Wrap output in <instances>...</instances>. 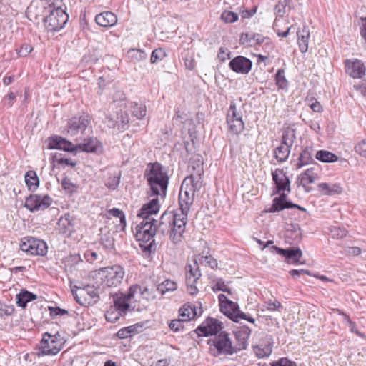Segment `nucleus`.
<instances>
[{"instance_id":"nucleus-1","label":"nucleus","mask_w":366,"mask_h":366,"mask_svg":"<svg viewBox=\"0 0 366 366\" xmlns=\"http://www.w3.org/2000/svg\"><path fill=\"white\" fill-rule=\"evenodd\" d=\"M144 176L151 194L164 199L167 194L169 180L165 168L157 162L149 163L147 166Z\"/></svg>"},{"instance_id":"nucleus-2","label":"nucleus","mask_w":366,"mask_h":366,"mask_svg":"<svg viewBox=\"0 0 366 366\" xmlns=\"http://www.w3.org/2000/svg\"><path fill=\"white\" fill-rule=\"evenodd\" d=\"M187 222L178 212L174 214L164 212L157 224V231L163 235L169 234L170 240L176 244L182 242Z\"/></svg>"},{"instance_id":"nucleus-3","label":"nucleus","mask_w":366,"mask_h":366,"mask_svg":"<svg viewBox=\"0 0 366 366\" xmlns=\"http://www.w3.org/2000/svg\"><path fill=\"white\" fill-rule=\"evenodd\" d=\"M156 292H158L156 288L135 285L130 287L128 294H121L119 297V294L116 293V312L119 314V316H116V321L129 311L130 307L129 301L134 295L139 294L143 299L149 301L156 298Z\"/></svg>"},{"instance_id":"nucleus-4","label":"nucleus","mask_w":366,"mask_h":366,"mask_svg":"<svg viewBox=\"0 0 366 366\" xmlns=\"http://www.w3.org/2000/svg\"><path fill=\"white\" fill-rule=\"evenodd\" d=\"M46 16H44L43 22L47 31H58L61 29L69 19L68 14L60 7H56L51 1H42L41 9Z\"/></svg>"},{"instance_id":"nucleus-5","label":"nucleus","mask_w":366,"mask_h":366,"mask_svg":"<svg viewBox=\"0 0 366 366\" xmlns=\"http://www.w3.org/2000/svg\"><path fill=\"white\" fill-rule=\"evenodd\" d=\"M210 352L214 356L220 355H232L236 353L235 349L229 334L221 332L208 340Z\"/></svg>"},{"instance_id":"nucleus-6","label":"nucleus","mask_w":366,"mask_h":366,"mask_svg":"<svg viewBox=\"0 0 366 366\" xmlns=\"http://www.w3.org/2000/svg\"><path fill=\"white\" fill-rule=\"evenodd\" d=\"M64 342L59 332L54 335L45 332L40 343V353L43 355H55L61 350Z\"/></svg>"},{"instance_id":"nucleus-7","label":"nucleus","mask_w":366,"mask_h":366,"mask_svg":"<svg viewBox=\"0 0 366 366\" xmlns=\"http://www.w3.org/2000/svg\"><path fill=\"white\" fill-rule=\"evenodd\" d=\"M20 249L30 255L44 256L47 253L46 243L41 239L25 237L21 239Z\"/></svg>"},{"instance_id":"nucleus-8","label":"nucleus","mask_w":366,"mask_h":366,"mask_svg":"<svg viewBox=\"0 0 366 366\" xmlns=\"http://www.w3.org/2000/svg\"><path fill=\"white\" fill-rule=\"evenodd\" d=\"M202 276V273L199 270L198 261L194 259L192 264H187L185 267V279L187 285V292L194 295L198 293V289L196 286V283Z\"/></svg>"},{"instance_id":"nucleus-9","label":"nucleus","mask_w":366,"mask_h":366,"mask_svg":"<svg viewBox=\"0 0 366 366\" xmlns=\"http://www.w3.org/2000/svg\"><path fill=\"white\" fill-rule=\"evenodd\" d=\"M92 277L97 285V286H102L111 287L114 285V269L113 267H107L101 268L98 270L92 271L90 273Z\"/></svg>"},{"instance_id":"nucleus-10","label":"nucleus","mask_w":366,"mask_h":366,"mask_svg":"<svg viewBox=\"0 0 366 366\" xmlns=\"http://www.w3.org/2000/svg\"><path fill=\"white\" fill-rule=\"evenodd\" d=\"M202 186L201 173L199 172L197 176L191 174L183 180L179 193L186 195L194 202L195 192L199 191Z\"/></svg>"},{"instance_id":"nucleus-11","label":"nucleus","mask_w":366,"mask_h":366,"mask_svg":"<svg viewBox=\"0 0 366 366\" xmlns=\"http://www.w3.org/2000/svg\"><path fill=\"white\" fill-rule=\"evenodd\" d=\"M120 112H116V128L120 132H124L129 127V117L128 113V104L123 94H119Z\"/></svg>"},{"instance_id":"nucleus-12","label":"nucleus","mask_w":366,"mask_h":366,"mask_svg":"<svg viewBox=\"0 0 366 366\" xmlns=\"http://www.w3.org/2000/svg\"><path fill=\"white\" fill-rule=\"evenodd\" d=\"M51 204V198L48 195H30L26 199L24 207L31 212L44 210Z\"/></svg>"},{"instance_id":"nucleus-13","label":"nucleus","mask_w":366,"mask_h":366,"mask_svg":"<svg viewBox=\"0 0 366 366\" xmlns=\"http://www.w3.org/2000/svg\"><path fill=\"white\" fill-rule=\"evenodd\" d=\"M272 180L275 184V189L273 191V194H277L281 192H287L290 193V181L289 177L281 169H276L272 172Z\"/></svg>"},{"instance_id":"nucleus-14","label":"nucleus","mask_w":366,"mask_h":366,"mask_svg":"<svg viewBox=\"0 0 366 366\" xmlns=\"http://www.w3.org/2000/svg\"><path fill=\"white\" fill-rule=\"evenodd\" d=\"M155 232L153 230L145 231L144 230H136L135 237L137 241L140 242V247L144 251H148L149 252H154L156 250V244L153 237Z\"/></svg>"},{"instance_id":"nucleus-15","label":"nucleus","mask_w":366,"mask_h":366,"mask_svg":"<svg viewBox=\"0 0 366 366\" xmlns=\"http://www.w3.org/2000/svg\"><path fill=\"white\" fill-rule=\"evenodd\" d=\"M221 328V324L217 320L208 318L197 328L196 331L199 336H214L218 335Z\"/></svg>"},{"instance_id":"nucleus-16","label":"nucleus","mask_w":366,"mask_h":366,"mask_svg":"<svg viewBox=\"0 0 366 366\" xmlns=\"http://www.w3.org/2000/svg\"><path fill=\"white\" fill-rule=\"evenodd\" d=\"M229 66L236 73L247 74L252 69V61L245 56H237L230 61Z\"/></svg>"},{"instance_id":"nucleus-17","label":"nucleus","mask_w":366,"mask_h":366,"mask_svg":"<svg viewBox=\"0 0 366 366\" xmlns=\"http://www.w3.org/2000/svg\"><path fill=\"white\" fill-rule=\"evenodd\" d=\"M90 123L88 116L74 117L68 123V132L72 135H76L79 132L83 133Z\"/></svg>"},{"instance_id":"nucleus-18","label":"nucleus","mask_w":366,"mask_h":366,"mask_svg":"<svg viewBox=\"0 0 366 366\" xmlns=\"http://www.w3.org/2000/svg\"><path fill=\"white\" fill-rule=\"evenodd\" d=\"M251 331L252 330L249 327L243 325L237 328L234 332L236 342L233 345L236 352L246 349L248 339L251 335Z\"/></svg>"},{"instance_id":"nucleus-19","label":"nucleus","mask_w":366,"mask_h":366,"mask_svg":"<svg viewBox=\"0 0 366 366\" xmlns=\"http://www.w3.org/2000/svg\"><path fill=\"white\" fill-rule=\"evenodd\" d=\"M345 69L347 74L354 79L362 78L366 70L364 63L358 59L346 60Z\"/></svg>"},{"instance_id":"nucleus-20","label":"nucleus","mask_w":366,"mask_h":366,"mask_svg":"<svg viewBox=\"0 0 366 366\" xmlns=\"http://www.w3.org/2000/svg\"><path fill=\"white\" fill-rule=\"evenodd\" d=\"M71 292L76 302L81 305L86 304V299L82 300L86 294L89 295L91 298H94L98 296L97 290L94 287V286L89 285H87L84 287H75L74 289L71 290Z\"/></svg>"},{"instance_id":"nucleus-21","label":"nucleus","mask_w":366,"mask_h":366,"mask_svg":"<svg viewBox=\"0 0 366 366\" xmlns=\"http://www.w3.org/2000/svg\"><path fill=\"white\" fill-rule=\"evenodd\" d=\"M60 233L69 236L75 230V219L69 213L61 217L57 223Z\"/></svg>"},{"instance_id":"nucleus-22","label":"nucleus","mask_w":366,"mask_h":366,"mask_svg":"<svg viewBox=\"0 0 366 366\" xmlns=\"http://www.w3.org/2000/svg\"><path fill=\"white\" fill-rule=\"evenodd\" d=\"M157 197L156 196L155 198H153L148 203L144 204L140 209L137 216L141 218H152V215L157 214L160 208Z\"/></svg>"},{"instance_id":"nucleus-23","label":"nucleus","mask_w":366,"mask_h":366,"mask_svg":"<svg viewBox=\"0 0 366 366\" xmlns=\"http://www.w3.org/2000/svg\"><path fill=\"white\" fill-rule=\"evenodd\" d=\"M49 149H57L67 152L76 150L75 146L64 138L59 136H54L49 139Z\"/></svg>"},{"instance_id":"nucleus-24","label":"nucleus","mask_w":366,"mask_h":366,"mask_svg":"<svg viewBox=\"0 0 366 366\" xmlns=\"http://www.w3.org/2000/svg\"><path fill=\"white\" fill-rule=\"evenodd\" d=\"M253 350L259 358L269 357L272 352V338L266 337L265 341L253 346Z\"/></svg>"},{"instance_id":"nucleus-25","label":"nucleus","mask_w":366,"mask_h":366,"mask_svg":"<svg viewBox=\"0 0 366 366\" xmlns=\"http://www.w3.org/2000/svg\"><path fill=\"white\" fill-rule=\"evenodd\" d=\"M193 204L192 199L187 197L186 195L179 194V208L177 211L178 214L181 216L184 220L187 222L188 213L190 210V207Z\"/></svg>"},{"instance_id":"nucleus-26","label":"nucleus","mask_w":366,"mask_h":366,"mask_svg":"<svg viewBox=\"0 0 366 366\" xmlns=\"http://www.w3.org/2000/svg\"><path fill=\"white\" fill-rule=\"evenodd\" d=\"M317 177L314 168H309L300 175V184L305 188V192H310L309 184L313 183Z\"/></svg>"},{"instance_id":"nucleus-27","label":"nucleus","mask_w":366,"mask_h":366,"mask_svg":"<svg viewBox=\"0 0 366 366\" xmlns=\"http://www.w3.org/2000/svg\"><path fill=\"white\" fill-rule=\"evenodd\" d=\"M318 190L322 195L332 196L340 194L342 192V188L340 184L320 183L317 185Z\"/></svg>"},{"instance_id":"nucleus-28","label":"nucleus","mask_w":366,"mask_h":366,"mask_svg":"<svg viewBox=\"0 0 366 366\" xmlns=\"http://www.w3.org/2000/svg\"><path fill=\"white\" fill-rule=\"evenodd\" d=\"M201 314V307H199L197 310L196 307L190 305L186 304L179 310V316L182 317L184 320H187V322L192 318L199 316Z\"/></svg>"},{"instance_id":"nucleus-29","label":"nucleus","mask_w":366,"mask_h":366,"mask_svg":"<svg viewBox=\"0 0 366 366\" xmlns=\"http://www.w3.org/2000/svg\"><path fill=\"white\" fill-rule=\"evenodd\" d=\"M297 43L300 50L302 53H305L308 50V42L310 39V31L307 26L297 31Z\"/></svg>"},{"instance_id":"nucleus-30","label":"nucleus","mask_w":366,"mask_h":366,"mask_svg":"<svg viewBox=\"0 0 366 366\" xmlns=\"http://www.w3.org/2000/svg\"><path fill=\"white\" fill-rule=\"evenodd\" d=\"M43 1L44 0L41 1L39 6L31 5L28 7L26 14L30 20L35 21L38 23L39 20L43 21L44 16H46V14L44 13L45 9L42 8L41 9Z\"/></svg>"},{"instance_id":"nucleus-31","label":"nucleus","mask_w":366,"mask_h":366,"mask_svg":"<svg viewBox=\"0 0 366 366\" xmlns=\"http://www.w3.org/2000/svg\"><path fill=\"white\" fill-rule=\"evenodd\" d=\"M313 148L312 147H306L301 153L298 158L297 163V168L300 169L303 166L310 164L314 162L313 159Z\"/></svg>"},{"instance_id":"nucleus-32","label":"nucleus","mask_w":366,"mask_h":366,"mask_svg":"<svg viewBox=\"0 0 366 366\" xmlns=\"http://www.w3.org/2000/svg\"><path fill=\"white\" fill-rule=\"evenodd\" d=\"M290 208H297L299 210L305 211V209L300 207V205H297L296 204L293 203H284L282 201L276 202V198H274L272 201V206L266 210V212L268 213H274V212H279L285 209H290Z\"/></svg>"},{"instance_id":"nucleus-33","label":"nucleus","mask_w":366,"mask_h":366,"mask_svg":"<svg viewBox=\"0 0 366 366\" xmlns=\"http://www.w3.org/2000/svg\"><path fill=\"white\" fill-rule=\"evenodd\" d=\"M97 24L102 27H111L114 25V14L111 11H104L95 17Z\"/></svg>"},{"instance_id":"nucleus-34","label":"nucleus","mask_w":366,"mask_h":366,"mask_svg":"<svg viewBox=\"0 0 366 366\" xmlns=\"http://www.w3.org/2000/svg\"><path fill=\"white\" fill-rule=\"evenodd\" d=\"M36 298V295L26 290H21V292L16 296L17 305L22 308H25L28 302L35 300Z\"/></svg>"},{"instance_id":"nucleus-35","label":"nucleus","mask_w":366,"mask_h":366,"mask_svg":"<svg viewBox=\"0 0 366 366\" xmlns=\"http://www.w3.org/2000/svg\"><path fill=\"white\" fill-rule=\"evenodd\" d=\"M302 252L300 248H289L285 254V260L289 264L300 263Z\"/></svg>"},{"instance_id":"nucleus-36","label":"nucleus","mask_w":366,"mask_h":366,"mask_svg":"<svg viewBox=\"0 0 366 366\" xmlns=\"http://www.w3.org/2000/svg\"><path fill=\"white\" fill-rule=\"evenodd\" d=\"M290 154V148L281 144L274 150V157L280 163L286 162L289 157Z\"/></svg>"},{"instance_id":"nucleus-37","label":"nucleus","mask_w":366,"mask_h":366,"mask_svg":"<svg viewBox=\"0 0 366 366\" xmlns=\"http://www.w3.org/2000/svg\"><path fill=\"white\" fill-rule=\"evenodd\" d=\"M315 158L325 163L335 162L338 160V157L331 152L327 150H319L315 154Z\"/></svg>"},{"instance_id":"nucleus-38","label":"nucleus","mask_w":366,"mask_h":366,"mask_svg":"<svg viewBox=\"0 0 366 366\" xmlns=\"http://www.w3.org/2000/svg\"><path fill=\"white\" fill-rule=\"evenodd\" d=\"M295 139V130L293 129L287 128L283 132L280 144L291 149Z\"/></svg>"},{"instance_id":"nucleus-39","label":"nucleus","mask_w":366,"mask_h":366,"mask_svg":"<svg viewBox=\"0 0 366 366\" xmlns=\"http://www.w3.org/2000/svg\"><path fill=\"white\" fill-rule=\"evenodd\" d=\"M128 104V112L132 111L133 115L137 119H141L145 117L147 114L146 106L144 104H138L137 103L130 102Z\"/></svg>"},{"instance_id":"nucleus-40","label":"nucleus","mask_w":366,"mask_h":366,"mask_svg":"<svg viewBox=\"0 0 366 366\" xmlns=\"http://www.w3.org/2000/svg\"><path fill=\"white\" fill-rule=\"evenodd\" d=\"M142 221L140 224L137 225L136 230H144L150 231L153 230L154 232H157V221L154 218H142Z\"/></svg>"},{"instance_id":"nucleus-41","label":"nucleus","mask_w":366,"mask_h":366,"mask_svg":"<svg viewBox=\"0 0 366 366\" xmlns=\"http://www.w3.org/2000/svg\"><path fill=\"white\" fill-rule=\"evenodd\" d=\"M212 284V290L213 292H217L218 291H222L228 293L229 295L232 294L231 290L228 287L227 285L225 283L224 280L221 277H217L213 279L211 281Z\"/></svg>"},{"instance_id":"nucleus-42","label":"nucleus","mask_w":366,"mask_h":366,"mask_svg":"<svg viewBox=\"0 0 366 366\" xmlns=\"http://www.w3.org/2000/svg\"><path fill=\"white\" fill-rule=\"evenodd\" d=\"M127 56L130 61L134 62H139L144 61L147 57V53L144 51L139 49H130L127 51Z\"/></svg>"},{"instance_id":"nucleus-43","label":"nucleus","mask_w":366,"mask_h":366,"mask_svg":"<svg viewBox=\"0 0 366 366\" xmlns=\"http://www.w3.org/2000/svg\"><path fill=\"white\" fill-rule=\"evenodd\" d=\"M227 122L229 131L231 132H232L234 134H240L244 129V123L242 119H229V120H227Z\"/></svg>"},{"instance_id":"nucleus-44","label":"nucleus","mask_w":366,"mask_h":366,"mask_svg":"<svg viewBox=\"0 0 366 366\" xmlns=\"http://www.w3.org/2000/svg\"><path fill=\"white\" fill-rule=\"evenodd\" d=\"M25 182L29 190L36 189L39 184V179L34 171H29L26 173Z\"/></svg>"},{"instance_id":"nucleus-45","label":"nucleus","mask_w":366,"mask_h":366,"mask_svg":"<svg viewBox=\"0 0 366 366\" xmlns=\"http://www.w3.org/2000/svg\"><path fill=\"white\" fill-rule=\"evenodd\" d=\"M177 288V285L174 281L166 280L157 285L156 290L161 295H164L167 292L174 291Z\"/></svg>"},{"instance_id":"nucleus-46","label":"nucleus","mask_w":366,"mask_h":366,"mask_svg":"<svg viewBox=\"0 0 366 366\" xmlns=\"http://www.w3.org/2000/svg\"><path fill=\"white\" fill-rule=\"evenodd\" d=\"M229 119H242V107H237L234 102H231L230 106L228 110L227 120Z\"/></svg>"},{"instance_id":"nucleus-47","label":"nucleus","mask_w":366,"mask_h":366,"mask_svg":"<svg viewBox=\"0 0 366 366\" xmlns=\"http://www.w3.org/2000/svg\"><path fill=\"white\" fill-rule=\"evenodd\" d=\"M202 265L208 266L212 269H217L218 263L216 259L213 258L211 255L202 256L197 260Z\"/></svg>"},{"instance_id":"nucleus-48","label":"nucleus","mask_w":366,"mask_h":366,"mask_svg":"<svg viewBox=\"0 0 366 366\" xmlns=\"http://www.w3.org/2000/svg\"><path fill=\"white\" fill-rule=\"evenodd\" d=\"M276 84L279 89H285L288 86L287 80L284 75V70L279 69L275 74Z\"/></svg>"},{"instance_id":"nucleus-49","label":"nucleus","mask_w":366,"mask_h":366,"mask_svg":"<svg viewBox=\"0 0 366 366\" xmlns=\"http://www.w3.org/2000/svg\"><path fill=\"white\" fill-rule=\"evenodd\" d=\"M76 150L79 149L86 152H94L96 151V141L92 139H89L87 142L83 144H79L75 146Z\"/></svg>"},{"instance_id":"nucleus-50","label":"nucleus","mask_w":366,"mask_h":366,"mask_svg":"<svg viewBox=\"0 0 366 366\" xmlns=\"http://www.w3.org/2000/svg\"><path fill=\"white\" fill-rule=\"evenodd\" d=\"M238 308L239 307L237 303L229 300L227 305L225 304V305L221 307V310L231 318Z\"/></svg>"},{"instance_id":"nucleus-51","label":"nucleus","mask_w":366,"mask_h":366,"mask_svg":"<svg viewBox=\"0 0 366 366\" xmlns=\"http://www.w3.org/2000/svg\"><path fill=\"white\" fill-rule=\"evenodd\" d=\"M167 56L166 51L162 48L154 49L151 54V63L155 64L158 61L162 60Z\"/></svg>"},{"instance_id":"nucleus-52","label":"nucleus","mask_w":366,"mask_h":366,"mask_svg":"<svg viewBox=\"0 0 366 366\" xmlns=\"http://www.w3.org/2000/svg\"><path fill=\"white\" fill-rule=\"evenodd\" d=\"M330 235L332 238L342 239L345 237L347 231L345 229L340 228V227H332L330 229Z\"/></svg>"},{"instance_id":"nucleus-53","label":"nucleus","mask_w":366,"mask_h":366,"mask_svg":"<svg viewBox=\"0 0 366 366\" xmlns=\"http://www.w3.org/2000/svg\"><path fill=\"white\" fill-rule=\"evenodd\" d=\"M134 325L126 327L122 329H120L116 334V336H118L121 339L127 338L128 337H131L133 334H134Z\"/></svg>"},{"instance_id":"nucleus-54","label":"nucleus","mask_w":366,"mask_h":366,"mask_svg":"<svg viewBox=\"0 0 366 366\" xmlns=\"http://www.w3.org/2000/svg\"><path fill=\"white\" fill-rule=\"evenodd\" d=\"M184 322H187V321L184 320L182 317L175 319L170 322L169 327L174 332H179L183 330Z\"/></svg>"},{"instance_id":"nucleus-55","label":"nucleus","mask_w":366,"mask_h":366,"mask_svg":"<svg viewBox=\"0 0 366 366\" xmlns=\"http://www.w3.org/2000/svg\"><path fill=\"white\" fill-rule=\"evenodd\" d=\"M238 14L230 11H224L222 15L221 19L226 23H234L238 20Z\"/></svg>"},{"instance_id":"nucleus-56","label":"nucleus","mask_w":366,"mask_h":366,"mask_svg":"<svg viewBox=\"0 0 366 366\" xmlns=\"http://www.w3.org/2000/svg\"><path fill=\"white\" fill-rule=\"evenodd\" d=\"M117 218L119 219V224L118 226L116 225V232H119L118 229H119V231H124L126 227L125 215L122 210L116 208V219Z\"/></svg>"},{"instance_id":"nucleus-57","label":"nucleus","mask_w":366,"mask_h":366,"mask_svg":"<svg viewBox=\"0 0 366 366\" xmlns=\"http://www.w3.org/2000/svg\"><path fill=\"white\" fill-rule=\"evenodd\" d=\"M61 185L63 189L68 193H72L76 188L74 184L67 177L63 179Z\"/></svg>"},{"instance_id":"nucleus-58","label":"nucleus","mask_w":366,"mask_h":366,"mask_svg":"<svg viewBox=\"0 0 366 366\" xmlns=\"http://www.w3.org/2000/svg\"><path fill=\"white\" fill-rule=\"evenodd\" d=\"M14 312V308L11 305H6L0 302V316H9L11 315Z\"/></svg>"},{"instance_id":"nucleus-59","label":"nucleus","mask_w":366,"mask_h":366,"mask_svg":"<svg viewBox=\"0 0 366 366\" xmlns=\"http://www.w3.org/2000/svg\"><path fill=\"white\" fill-rule=\"evenodd\" d=\"M54 161L58 164H66V165L70 166L71 167H74L76 165V162L73 161L71 159L64 158V157L58 158L57 156H54Z\"/></svg>"},{"instance_id":"nucleus-60","label":"nucleus","mask_w":366,"mask_h":366,"mask_svg":"<svg viewBox=\"0 0 366 366\" xmlns=\"http://www.w3.org/2000/svg\"><path fill=\"white\" fill-rule=\"evenodd\" d=\"M271 366H297L295 362H292L287 358H280L277 361L271 363Z\"/></svg>"},{"instance_id":"nucleus-61","label":"nucleus","mask_w":366,"mask_h":366,"mask_svg":"<svg viewBox=\"0 0 366 366\" xmlns=\"http://www.w3.org/2000/svg\"><path fill=\"white\" fill-rule=\"evenodd\" d=\"M32 50L33 47L30 44H24L18 51V54L19 56L25 57L28 56Z\"/></svg>"},{"instance_id":"nucleus-62","label":"nucleus","mask_w":366,"mask_h":366,"mask_svg":"<svg viewBox=\"0 0 366 366\" xmlns=\"http://www.w3.org/2000/svg\"><path fill=\"white\" fill-rule=\"evenodd\" d=\"M252 40V32L250 33H242L240 36L239 42L240 44L251 46Z\"/></svg>"},{"instance_id":"nucleus-63","label":"nucleus","mask_w":366,"mask_h":366,"mask_svg":"<svg viewBox=\"0 0 366 366\" xmlns=\"http://www.w3.org/2000/svg\"><path fill=\"white\" fill-rule=\"evenodd\" d=\"M231 52L226 48L221 47L219 50L217 56L221 61H225L230 59Z\"/></svg>"},{"instance_id":"nucleus-64","label":"nucleus","mask_w":366,"mask_h":366,"mask_svg":"<svg viewBox=\"0 0 366 366\" xmlns=\"http://www.w3.org/2000/svg\"><path fill=\"white\" fill-rule=\"evenodd\" d=\"M355 152L366 157V140H362L355 147Z\"/></svg>"}]
</instances>
